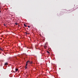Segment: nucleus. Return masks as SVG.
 <instances>
[{"label": "nucleus", "mask_w": 78, "mask_h": 78, "mask_svg": "<svg viewBox=\"0 0 78 78\" xmlns=\"http://www.w3.org/2000/svg\"><path fill=\"white\" fill-rule=\"evenodd\" d=\"M0 13H1V11H0Z\"/></svg>", "instance_id": "14"}, {"label": "nucleus", "mask_w": 78, "mask_h": 78, "mask_svg": "<svg viewBox=\"0 0 78 78\" xmlns=\"http://www.w3.org/2000/svg\"><path fill=\"white\" fill-rule=\"evenodd\" d=\"M33 63V62H30V64H32Z\"/></svg>", "instance_id": "7"}, {"label": "nucleus", "mask_w": 78, "mask_h": 78, "mask_svg": "<svg viewBox=\"0 0 78 78\" xmlns=\"http://www.w3.org/2000/svg\"><path fill=\"white\" fill-rule=\"evenodd\" d=\"M25 34H28V33H27V32H25Z\"/></svg>", "instance_id": "13"}, {"label": "nucleus", "mask_w": 78, "mask_h": 78, "mask_svg": "<svg viewBox=\"0 0 78 78\" xmlns=\"http://www.w3.org/2000/svg\"><path fill=\"white\" fill-rule=\"evenodd\" d=\"M27 66H28V64L26 63V67H25V69H27Z\"/></svg>", "instance_id": "2"}, {"label": "nucleus", "mask_w": 78, "mask_h": 78, "mask_svg": "<svg viewBox=\"0 0 78 78\" xmlns=\"http://www.w3.org/2000/svg\"><path fill=\"white\" fill-rule=\"evenodd\" d=\"M15 25H17L18 24V23H15Z\"/></svg>", "instance_id": "10"}, {"label": "nucleus", "mask_w": 78, "mask_h": 78, "mask_svg": "<svg viewBox=\"0 0 78 78\" xmlns=\"http://www.w3.org/2000/svg\"><path fill=\"white\" fill-rule=\"evenodd\" d=\"M1 9V8H0V9Z\"/></svg>", "instance_id": "16"}, {"label": "nucleus", "mask_w": 78, "mask_h": 78, "mask_svg": "<svg viewBox=\"0 0 78 78\" xmlns=\"http://www.w3.org/2000/svg\"><path fill=\"white\" fill-rule=\"evenodd\" d=\"M5 66H7V65H8V63H5Z\"/></svg>", "instance_id": "5"}, {"label": "nucleus", "mask_w": 78, "mask_h": 78, "mask_svg": "<svg viewBox=\"0 0 78 78\" xmlns=\"http://www.w3.org/2000/svg\"><path fill=\"white\" fill-rule=\"evenodd\" d=\"M14 72V73H15V72Z\"/></svg>", "instance_id": "15"}, {"label": "nucleus", "mask_w": 78, "mask_h": 78, "mask_svg": "<svg viewBox=\"0 0 78 78\" xmlns=\"http://www.w3.org/2000/svg\"><path fill=\"white\" fill-rule=\"evenodd\" d=\"M29 62L30 63V61H28L27 62H26V64H28L27 63Z\"/></svg>", "instance_id": "3"}, {"label": "nucleus", "mask_w": 78, "mask_h": 78, "mask_svg": "<svg viewBox=\"0 0 78 78\" xmlns=\"http://www.w3.org/2000/svg\"><path fill=\"white\" fill-rule=\"evenodd\" d=\"M0 50H2H2H2V48H0Z\"/></svg>", "instance_id": "11"}, {"label": "nucleus", "mask_w": 78, "mask_h": 78, "mask_svg": "<svg viewBox=\"0 0 78 78\" xmlns=\"http://www.w3.org/2000/svg\"><path fill=\"white\" fill-rule=\"evenodd\" d=\"M28 28H30V26H28Z\"/></svg>", "instance_id": "12"}, {"label": "nucleus", "mask_w": 78, "mask_h": 78, "mask_svg": "<svg viewBox=\"0 0 78 78\" xmlns=\"http://www.w3.org/2000/svg\"><path fill=\"white\" fill-rule=\"evenodd\" d=\"M24 27H27V25H26V24H24Z\"/></svg>", "instance_id": "4"}, {"label": "nucleus", "mask_w": 78, "mask_h": 78, "mask_svg": "<svg viewBox=\"0 0 78 78\" xmlns=\"http://www.w3.org/2000/svg\"><path fill=\"white\" fill-rule=\"evenodd\" d=\"M47 52L48 53H49V54H50V52H49V51H47Z\"/></svg>", "instance_id": "8"}, {"label": "nucleus", "mask_w": 78, "mask_h": 78, "mask_svg": "<svg viewBox=\"0 0 78 78\" xmlns=\"http://www.w3.org/2000/svg\"><path fill=\"white\" fill-rule=\"evenodd\" d=\"M44 48L45 49H46L47 47V44L46 43L44 46Z\"/></svg>", "instance_id": "1"}, {"label": "nucleus", "mask_w": 78, "mask_h": 78, "mask_svg": "<svg viewBox=\"0 0 78 78\" xmlns=\"http://www.w3.org/2000/svg\"><path fill=\"white\" fill-rule=\"evenodd\" d=\"M15 70H16V71L17 72V71L18 70V69H16Z\"/></svg>", "instance_id": "6"}, {"label": "nucleus", "mask_w": 78, "mask_h": 78, "mask_svg": "<svg viewBox=\"0 0 78 78\" xmlns=\"http://www.w3.org/2000/svg\"><path fill=\"white\" fill-rule=\"evenodd\" d=\"M4 26H6V24H4Z\"/></svg>", "instance_id": "9"}]
</instances>
